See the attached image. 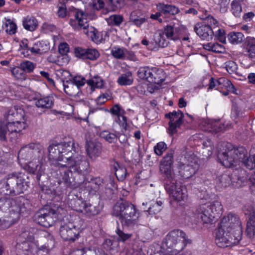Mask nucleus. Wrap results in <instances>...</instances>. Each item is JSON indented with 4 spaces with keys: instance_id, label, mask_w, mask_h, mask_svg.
I'll list each match as a JSON object with an SVG mask.
<instances>
[{
    "instance_id": "f257e3e1",
    "label": "nucleus",
    "mask_w": 255,
    "mask_h": 255,
    "mask_svg": "<svg viewBox=\"0 0 255 255\" xmlns=\"http://www.w3.org/2000/svg\"><path fill=\"white\" fill-rule=\"evenodd\" d=\"M48 157L62 163L58 164V169L53 172V176L59 184L63 183L66 187H73L79 184L73 176V172L82 174L88 167L89 163L83 157L76 156L74 140L53 142L48 147Z\"/></svg>"
},
{
    "instance_id": "f03ea898",
    "label": "nucleus",
    "mask_w": 255,
    "mask_h": 255,
    "mask_svg": "<svg viewBox=\"0 0 255 255\" xmlns=\"http://www.w3.org/2000/svg\"><path fill=\"white\" fill-rule=\"evenodd\" d=\"M66 209L61 205H53L40 210L34 216V220L40 225L49 227L55 222L63 219L59 228L60 237L66 241H75L84 228V221L78 216H66Z\"/></svg>"
},
{
    "instance_id": "7ed1b4c3",
    "label": "nucleus",
    "mask_w": 255,
    "mask_h": 255,
    "mask_svg": "<svg viewBox=\"0 0 255 255\" xmlns=\"http://www.w3.org/2000/svg\"><path fill=\"white\" fill-rule=\"evenodd\" d=\"M242 227L238 217L229 214L221 220L220 227L216 233V243L220 248L239 243L242 237Z\"/></svg>"
},
{
    "instance_id": "20e7f679",
    "label": "nucleus",
    "mask_w": 255,
    "mask_h": 255,
    "mask_svg": "<svg viewBox=\"0 0 255 255\" xmlns=\"http://www.w3.org/2000/svg\"><path fill=\"white\" fill-rule=\"evenodd\" d=\"M29 176L22 172L8 174L5 180L0 182V193L14 196L24 193L29 187Z\"/></svg>"
},
{
    "instance_id": "39448f33",
    "label": "nucleus",
    "mask_w": 255,
    "mask_h": 255,
    "mask_svg": "<svg viewBox=\"0 0 255 255\" xmlns=\"http://www.w3.org/2000/svg\"><path fill=\"white\" fill-rule=\"evenodd\" d=\"M23 113L16 110H10L4 116L3 121H0V139L5 140L7 135L16 134L26 127Z\"/></svg>"
},
{
    "instance_id": "423d86ee",
    "label": "nucleus",
    "mask_w": 255,
    "mask_h": 255,
    "mask_svg": "<svg viewBox=\"0 0 255 255\" xmlns=\"http://www.w3.org/2000/svg\"><path fill=\"white\" fill-rule=\"evenodd\" d=\"M113 214L119 217L123 226L132 227L137 224L138 216L135 206L126 200H119L113 207Z\"/></svg>"
},
{
    "instance_id": "0eeeda50",
    "label": "nucleus",
    "mask_w": 255,
    "mask_h": 255,
    "mask_svg": "<svg viewBox=\"0 0 255 255\" xmlns=\"http://www.w3.org/2000/svg\"><path fill=\"white\" fill-rule=\"evenodd\" d=\"M225 151H220L218 158L221 163L225 167H230L242 162L244 164L247 157V151L243 147H233L230 144H227Z\"/></svg>"
},
{
    "instance_id": "6e6552de",
    "label": "nucleus",
    "mask_w": 255,
    "mask_h": 255,
    "mask_svg": "<svg viewBox=\"0 0 255 255\" xmlns=\"http://www.w3.org/2000/svg\"><path fill=\"white\" fill-rule=\"evenodd\" d=\"M223 205L219 200L200 205L196 210L197 218L203 224H211L214 219L222 214Z\"/></svg>"
},
{
    "instance_id": "1a4fd4ad",
    "label": "nucleus",
    "mask_w": 255,
    "mask_h": 255,
    "mask_svg": "<svg viewBox=\"0 0 255 255\" xmlns=\"http://www.w3.org/2000/svg\"><path fill=\"white\" fill-rule=\"evenodd\" d=\"M34 228L25 227L21 229L16 245L17 248L25 252L26 255H35L39 241L34 237Z\"/></svg>"
},
{
    "instance_id": "9d476101",
    "label": "nucleus",
    "mask_w": 255,
    "mask_h": 255,
    "mask_svg": "<svg viewBox=\"0 0 255 255\" xmlns=\"http://www.w3.org/2000/svg\"><path fill=\"white\" fill-rule=\"evenodd\" d=\"M189 240L186 238L185 233L180 230L170 231L166 236L165 244L171 255H176L182 251L186 247Z\"/></svg>"
},
{
    "instance_id": "9b49d317",
    "label": "nucleus",
    "mask_w": 255,
    "mask_h": 255,
    "mask_svg": "<svg viewBox=\"0 0 255 255\" xmlns=\"http://www.w3.org/2000/svg\"><path fill=\"white\" fill-rule=\"evenodd\" d=\"M73 15L74 19L71 18L69 24L76 31L83 30L84 33H87V29L89 28L87 22V14L82 10L76 9L74 7H69L68 16Z\"/></svg>"
},
{
    "instance_id": "f8f14e48",
    "label": "nucleus",
    "mask_w": 255,
    "mask_h": 255,
    "mask_svg": "<svg viewBox=\"0 0 255 255\" xmlns=\"http://www.w3.org/2000/svg\"><path fill=\"white\" fill-rule=\"evenodd\" d=\"M178 167L180 176L184 179H188L195 174L199 165L194 155H187L185 159L179 163Z\"/></svg>"
},
{
    "instance_id": "ddd939ff",
    "label": "nucleus",
    "mask_w": 255,
    "mask_h": 255,
    "mask_svg": "<svg viewBox=\"0 0 255 255\" xmlns=\"http://www.w3.org/2000/svg\"><path fill=\"white\" fill-rule=\"evenodd\" d=\"M41 152H44V150L39 144L30 143L20 148L18 153V160L20 164H22L27 160H32Z\"/></svg>"
},
{
    "instance_id": "4468645a",
    "label": "nucleus",
    "mask_w": 255,
    "mask_h": 255,
    "mask_svg": "<svg viewBox=\"0 0 255 255\" xmlns=\"http://www.w3.org/2000/svg\"><path fill=\"white\" fill-rule=\"evenodd\" d=\"M37 155L32 160H27L25 163L23 162L21 165L22 168L28 173L36 175V177L38 181L43 173L41 160L44 156V152H41Z\"/></svg>"
},
{
    "instance_id": "2eb2a0df",
    "label": "nucleus",
    "mask_w": 255,
    "mask_h": 255,
    "mask_svg": "<svg viewBox=\"0 0 255 255\" xmlns=\"http://www.w3.org/2000/svg\"><path fill=\"white\" fill-rule=\"evenodd\" d=\"M34 235L36 240L39 241V245L41 248L44 249L46 254H48L49 250L54 246L53 237L49 233L44 230H37L34 229Z\"/></svg>"
},
{
    "instance_id": "dca6fc26",
    "label": "nucleus",
    "mask_w": 255,
    "mask_h": 255,
    "mask_svg": "<svg viewBox=\"0 0 255 255\" xmlns=\"http://www.w3.org/2000/svg\"><path fill=\"white\" fill-rule=\"evenodd\" d=\"M164 186L167 192L175 200L180 201L186 198V189L181 185L175 191H173L172 188H176L174 182V176L171 177V179H164Z\"/></svg>"
},
{
    "instance_id": "f3484780",
    "label": "nucleus",
    "mask_w": 255,
    "mask_h": 255,
    "mask_svg": "<svg viewBox=\"0 0 255 255\" xmlns=\"http://www.w3.org/2000/svg\"><path fill=\"white\" fill-rule=\"evenodd\" d=\"M173 163V151L168 152L163 158L160 165V171L163 174L165 179H171L174 176L172 171V165Z\"/></svg>"
},
{
    "instance_id": "a211bd4d",
    "label": "nucleus",
    "mask_w": 255,
    "mask_h": 255,
    "mask_svg": "<svg viewBox=\"0 0 255 255\" xmlns=\"http://www.w3.org/2000/svg\"><path fill=\"white\" fill-rule=\"evenodd\" d=\"M247 212L249 215V221L247 224L246 234L249 238H253L255 235V207L250 205L245 206Z\"/></svg>"
},
{
    "instance_id": "6ab92c4d",
    "label": "nucleus",
    "mask_w": 255,
    "mask_h": 255,
    "mask_svg": "<svg viewBox=\"0 0 255 255\" xmlns=\"http://www.w3.org/2000/svg\"><path fill=\"white\" fill-rule=\"evenodd\" d=\"M185 31L184 27L175 25H168L163 30L164 34H165L167 39L174 41L182 38Z\"/></svg>"
},
{
    "instance_id": "aec40b11",
    "label": "nucleus",
    "mask_w": 255,
    "mask_h": 255,
    "mask_svg": "<svg viewBox=\"0 0 255 255\" xmlns=\"http://www.w3.org/2000/svg\"><path fill=\"white\" fill-rule=\"evenodd\" d=\"M196 34L202 39L210 40L214 35V31L211 26L202 23H197L194 27Z\"/></svg>"
},
{
    "instance_id": "412c9836",
    "label": "nucleus",
    "mask_w": 255,
    "mask_h": 255,
    "mask_svg": "<svg viewBox=\"0 0 255 255\" xmlns=\"http://www.w3.org/2000/svg\"><path fill=\"white\" fill-rule=\"evenodd\" d=\"M75 54L76 56L79 58L92 60L96 59L99 56L98 50L94 48L84 49L77 47L75 49Z\"/></svg>"
},
{
    "instance_id": "4be33fe9",
    "label": "nucleus",
    "mask_w": 255,
    "mask_h": 255,
    "mask_svg": "<svg viewBox=\"0 0 255 255\" xmlns=\"http://www.w3.org/2000/svg\"><path fill=\"white\" fill-rule=\"evenodd\" d=\"M68 203L73 210L82 212L84 211L85 203L81 197H79L75 191L71 192L68 196Z\"/></svg>"
},
{
    "instance_id": "5701e85b",
    "label": "nucleus",
    "mask_w": 255,
    "mask_h": 255,
    "mask_svg": "<svg viewBox=\"0 0 255 255\" xmlns=\"http://www.w3.org/2000/svg\"><path fill=\"white\" fill-rule=\"evenodd\" d=\"M86 149L87 155L91 159H95L98 157L102 151V144L96 141H87Z\"/></svg>"
},
{
    "instance_id": "b1692460",
    "label": "nucleus",
    "mask_w": 255,
    "mask_h": 255,
    "mask_svg": "<svg viewBox=\"0 0 255 255\" xmlns=\"http://www.w3.org/2000/svg\"><path fill=\"white\" fill-rule=\"evenodd\" d=\"M84 211L89 216H95L100 213L102 207L100 205L99 201H94L85 203Z\"/></svg>"
},
{
    "instance_id": "393cba45",
    "label": "nucleus",
    "mask_w": 255,
    "mask_h": 255,
    "mask_svg": "<svg viewBox=\"0 0 255 255\" xmlns=\"http://www.w3.org/2000/svg\"><path fill=\"white\" fill-rule=\"evenodd\" d=\"M165 73L162 69L152 68V71L148 82L151 83L160 84L165 79Z\"/></svg>"
},
{
    "instance_id": "a878e982",
    "label": "nucleus",
    "mask_w": 255,
    "mask_h": 255,
    "mask_svg": "<svg viewBox=\"0 0 255 255\" xmlns=\"http://www.w3.org/2000/svg\"><path fill=\"white\" fill-rule=\"evenodd\" d=\"M35 105L38 108H40L45 111L52 108L54 105V99L51 96L40 97L36 100Z\"/></svg>"
},
{
    "instance_id": "bb28decb",
    "label": "nucleus",
    "mask_w": 255,
    "mask_h": 255,
    "mask_svg": "<svg viewBox=\"0 0 255 255\" xmlns=\"http://www.w3.org/2000/svg\"><path fill=\"white\" fill-rule=\"evenodd\" d=\"M158 9L164 14L169 13L174 15L179 12V9L176 6L163 2H159L157 4Z\"/></svg>"
},
{
    "instance_id": "cd10ccee",
    "label": "nucleus",
    "mask_w": 255,
    "mask_h": 255,
    "mask_svg": "<svg viewBox=\"0 0 255 255\" xmlns=\"http://www.w3.org/2000/svg\"><path fill=\"white\" fill-rule=\"evenodd\" d=\"M183 114L180 111H174L165 115V117L170 119L169 123H176L178 125H181L183 122Z\"/></svg>"
},
{
    "instance_id": "c85d7f7f",
    "label": "nucleus",
    "mask_w": 255,
    "mask_h": 255,
    "mask_svg": "<svg viewBox=\"0 0 255 255\" xmlns=\"http://www.w3.org/2000/svg\"><path fill=\"white\" fill-rule=\"evenodd\" d=\"M49 49V46L43 41H38L35 43L33 47L29 48V50L33 53L42 54L47 51Z\"/></svg>"
},
{
    "instance_id": "c756f323",
    "label": "nucleus",
    "mask_w": 255,
    "mask_h": 255,
    "mask_svg": "<svg viewBox=\"0 0 255 255\" xmlns=\"http://www.w3.org/2000/svg\"><path fill=\"white\" fill-rule=\"evenodd\" d=\"M24 28L31 31H34L38 26L37 20L32 16H27L23 20Z\"/></svg>"
},
{
    "instance_id": "7c9ffc66",
    "label": "nucleus",
    "mask_w": 255,
    "mask_h": 255,
    "mask_svg": "<svg viewBox=\"0 0 255 255\" xmlns=\"http://www.w3.org/2000/svg\"><path fill=\"white\" fill-rule=\"evenodd\" d=\"M63 85L64 91L67 95L73 96L77 94L78 91L77 87L71 80H67L66 82L63 81Z\"/></svg>"
},
{
    "instance_id": "2f4dec72",
    "label": "nucleus",
    "mask_w": 255,
    "mask_h": 255,
    "mask_svg": "<svg viewBox=\"0 0 255 255\" xmlns=\"http://www.w3.org/2000/svg\"><path fill=\"white\" fill-rule=\"evenodd\" d=\"M162 202L161 201L156 202H149V206L146 210L144 208L145 211L148 212L151 214H156L158 213L162 210Z\"/></svg>"
},
{
    "instance_id": "473e14b6",
    "label": "nucleus",
    "mask_w": 255,
    "mask_h": 255,
    "mask_svg": "<svg viewBox=\"0 0 255 255\" xmlns=\"http://www.w3.org/2000/svg\"><path fill=\"white\" fill-rule=\"evenodd\" d=\"M133 82V78L130 72L122 74L118 79V83L122 86L130 85Z\"/></svg>"
},
{
    "instance_id": "72a5a7b5",
    "label": "nucleus",
    "mask_w": 255,
    "mask_h": 255,
    "mask_svg": "<svg viewBox=\"0 0 255 255\" xmlns=\"http://www.w3.org/2000/svg\"><path fill=\"white\" fill-rule=\"evenodd\" d=\"M87 33H85L87 36L91 37L92 41L96 43H100L102 41V37L100 36V33L92 26H89Z\"/></svg>"
},
{
    "instance_id": "f704fd0d",
    "label": "nucleus",
    "mask_w": 255,
    "mask_h": 255,
    "mask_svg": "<svg viewBox=\"0 0 255 255\" xmlns=\"http://www.w3.org/2000/svg\"><path fill=\"white\" fill-rule=\"evenodd\" d=\"M166 35L164 34V31L156 33L154 36V40L156 45L161 47H165L168 46L169 41L165 38Z\"/></svg>"
},
{
    "instance_id": "c9c22d12",
    "label": "nucleus",
    "mask_w": 255,
    "mask_h": 255,
    "mask_svg": "<svg viewBox=\"0 0 255 255\" xmlns=\"http://www.w3.org/2000/svg\"><path fill=\"white\" fill-rule=\"evenodd\" d=\"M16 201L7 197L0 198V210L2 212L6 211L10 209V205L16 204Z\"/></svg>"
},
{
    "instance_id": "e433bc0d",
    "label": "nucleus",
    "mask_w": 255,
    "mask_h": 255,
    "mask_svg": "<svg viewBox=\"0 0 255 255\" xmlns=\"http://www.w3.org/2000/svg\"><path fill=\"white\" fill-rule=\"evenodd\" d=\"M231 11L236 17H240L242 12V7L238 0H234L231 3Z\"/></svg>"
},
{
    "instance_id": "4c0bfd02",
    "label": "nucleus",
    "mask_w": 255,
    "mask_h": 255,
    "mask_svg": "<svg viewBox=\"0 0 255 255\" xmlns=\"http://www.w3.org/2000/svg\"><path fill=\"white\" fill-rule=\"evenodd\" d=\"M228 38L231 43L237 44L243 41L244 36L241 32H231L228 34Z\"/></svg>"
},
{
    "instance_id": "58836bf2",
    "label": "nucleus",
    "mask_w": 255,
    "mask_h": 255,
    "mask_svg": "<svg viewBox=\"0 0 255 255\" xmlns=\"http://www.w3.org/2000/svg\"><path fill=\"white\" fill-rule=\"evenodd\" d=\"M101 138L104 139L109 143H115L118 140V135L108 131H103L100 134Z\"/></svg>"
},
{
    "instance_id": "ea45409f",
    "label": "nucleus",
    "mask_w": 255,
    "mask_h": 255,
    "mask_svg": "<svg viewBox=\"0 0 255 255\" xmlns=\"http://www.w3.org/2000/svg\"><path fill=\"white\" fill-rule=\"evenodd\" d=\"M115 175L119 180H124L127 175V169L125 167L120 166L118 163L114 164Z\"/></svg>"
},
{
    "instance_id": "a19ab883",
    "label": "nucleus",
    "mask_w": 255,
    "mask_h": 255,
    "mask_svg": "<svg viewBox=\"0 0 255 255\" xmlns=\"http://www.w3.org/2000/svg\"><path fill=\"white\" fill-rule=\"evenodd\" d=\"M225 129L224 125H222L219 122H211L207 124V128L205 130L209 132H218L223 130Z\"/></svg>"
},
{
    "instance_id": "79ce46f5",
    "label": "nucleus",
    "mask_w": 255,
    "mask_h": 255,
    "mask_svg": "<svg viewBox=\"0 0 255 255\" xmlns=\"http://www.w3.org/2000/svg\"><path fill=\"white\" fill-rule=\"evenodd\" d=\"M247 50L251 58H255V38H249L247 40Z\"/></svg>"
},
{
    "instance_id": "37998d69",
    "label": "nucleus",
    "mask_w": 255,
    "mask_h": 255,
    "mask_svg": "<svg viewBox=\"0 0 255 255\" xmlns=\"http://www.w3.org/2000/svg\"><path fill=\"white\" fill-rule=\"evenodd\" d=\"M217 83V89L221 88H226L228 89H234V86L232 82L228 79L223 77L220 78L218 80H216Z\"/></svg>"
},
{
    "instance_id": "c03bdc74",
    "label": "nucleus",
    "mask_w": 255,
    "mask_h": 255,
    "mask_svg": "<svg viewBox=\"0 0 255 255\" xmlns=\"http://www.w3.org/2000/svg\"><path fill=\"white\" fill-rule=\"evenodd\" d=\"M152 71V68L150 69L148 67H140L137 71V75L139 78L148 81V78L151 75Z\"/></svg>"
},
{
    "instance_id": "a18cd8bd",
    "label": "nucleus",
    "mask_w": 255,
    "mask_h": 255,
    "mask_svg": "<svg viewBox=\"0 0 255 255\" xmlns=\"http://www.w3.org/2000/svg\"><path fill=\"white\" fill-rule=\"evenodd\" d=\"M124 20L122 15L114 14L110 16L108 22L110 25L119 26Z\"/></svg>"
},
{
    "instance_id": "49530a36",
    "label": "nucleus",
    "mask_w": 255,
    "mask_h": 255,
    "mask_svg": "<svg viewBox=\"0 0 255 255\" xmlns=\"http://www.w3.org/2000/svg\"><path fill=\"white\" fill-rule=\"evenodd\" d=\"M116 233L118 236L117 240L118 242H125L131 237V234L125 233L119 227L117 228Z\"/></svg>"
},
{
    "instance_id": "de8ad7c7",
    "label": "nucleus",
    "mask_w": 255,
    "mask_h": 255,
    "mask_svg": "<svg viewBox=\"0 0 255 255\" xmlns=\"http://www.w3.org/2000/svg\"><path fill=\"white\" fill-rule=\"evenodd\" d=\"M126 49L125 48L114 47L112 50V54L117 59H124L125 58Z\"/></svg>"
},
{
    "instance_id": "09e8293b",
    "label": "nucleus",
    "mask_w": 255,
    "mask_h": 255,
    "mask_svg": "<svg viewBox=\"0 0 255 255\" xmlns=\"http://www.w3.org/2000/svg\"><path fill=\"white\" fill-rule=\"evenodd\" d=\"M20 67L23 71L30 73L33 70L35 65L32 62L28 60H25L20 63Z\"/></svg>"
},
{
    "instance_id": "8fccbe9b",
    "label": "nucleus",
    "mask_w": 255,
    "mask_h": 255,
    "mask_svg": "<svg viewBox=\"0 0 255 255\" xmlns=\"http://www.w3.org/2000/svg\"><path fill=\"white\" fill-rule=\"evenodd\" d=\"M13 200L16 201V204L10 205V208H11L12 211L17 213H24L26 211V207H21V200L20 198H17Z\"/></svg>"
},
{
    "instance_id": "3c124183",
    "label": "nucleus",
    "mask_w": 255,
    "mask_h": 255,
    "mask_svg": "<svg viewBox=\"0 0 255 255\" xmlns=\"http://www.w3.org/2000/svg\"><path fill=\"white\" fill-rule=\"evenodd\" d=\"M226 68L228 72L230 74H236L237 73V64L233 61H229L226 63Z\"/></svg>"
},
{
    "instance_id": "603ef678",
    "label": "nucleus",
    "mask_w": 255,
    "mask_h": 255,
    "mask_svg": "<svg viewBox=\"0 0 255 255\" xmlns=\"http://www.w3.org/2000/svg\"><path fill=\"white\" fill-rule=\"evenodd\" d=\"M7 22L5 24V31L9 34H14L16 31V24L11 21L9 19Z\"/></svg>"
},
{
    "instance_id": "864d4df0",
    "label": "nucleus",
    "mask_w": 255,
    "mask_h": 255,
    "mask_svg": "<svg viewBox=\"0 0 255 255\" xmlns=\"http://www.w3.org/2000/svg\"><path fill=\"white\" fill-rule=\"evenodd\" d=\"M167 145L165 142L161 141L157 143L154 146L155 153L158 155H161L163 152L166 149Z\"/></svg>"
},
{
    "instance_id": "5fc2aeb1",
    "label": "nucleus",
    "mask_w": 255,
    "mask_h": 255,
    "mask_svg": "<svg viewBox=\"0 0 255 255\" xmlns=\"http://www.w3.org/2000/svg\"><path fill=\"white\" fill-rule=\"evenodd\" d=\"M129 19L130 21H131L134 24L138 26H140L145 21V19L144 18H136L135 11H133L131 13Z\"/></svg>"
},
{
    "instance_id": "6e6d98bb",
    "label": "nucleus",
    "mask_w": 255,
    "mask_h": 255,
    "mask_svg": "<svg viewBox=\"0 0 255 255\" xmlns=\"http://www.w3.org/2000/svg\"><path fill=\"white\" fill-rule=\"evenodd\" d=\"M244 165L250 170L255 168V154L249 158L247 157L245 158Z\"/></svg>"
},
{
    "instance_id": "4d7b16f0",
    "label": "nucleus",
    "mask_w": 255,
    "mask_h": 255,
    "mask_svg": "<svg viewBox=\"0 0 255 255\" xmlns=\"http://www.w3.org/2000/svg\"><path fill=\"white\" fill-rule=\"evenodd\" d=\"M41 29L43 33H47L54 31L56 27L55 25L49 23L48 22H44L43 23Z\"/></svg>"
},
{
    "instance_id": "13d9d810",
    "label": "nucleus",
    "mask_w": 255,
    "mask_h": 255,
    "mask_svg": "<svg viewBox=\"0 0 255 255\" xmlns=\"http://www.w3.org/2000/svg\"><path fill=\"white\" fill-rule=\"evenodd\" d=\"M11 73L17 79H22L24 78L23 71L20 67L13 68L11 70Z\"/></svg>"
},
{
    "instance_id": "bf43d9fd",
    "label": "nucleus",
    "mask_w": 255,
    "mask_h": 255,
    "mask_svg": "<svg viewBox=\"0 0 255 255\" xmlns=\"http://www.w3.org/2000/svg\"><path fill=\"white\" fill-rule=\"evenodd\" d=\"M117 122L119 123L120 127H122L125 130L127 129L128 125L127 123V118L124 116V114L118 117Z\"/></svg>"
},
{
    "instance_id": "052dcab7",
    "label": "nucleus",
    "mask_w": 255,
    "mask_h": 255,
    "mask_svg": "<svg viewBox=\"0 0 255 255\" xmlns=\"http://www.w3.org/2000/svg\"><path fill=\"white\" fill-rule=\"evenodd\" d=\"M102 182L99 178H95L89 182V187H90L93 190L96 191L102 184Z\"/></svg>"
},
{
    "instance_id": "680f3d73",
    "label": "nucleus",
    "mask_w": 255,
    "mask_h": 255,
    "mask_svg": "<svg viewBox=\"0 0 255 255\" xmlns=\"http://www.w3.org/2000/svg\"><path fill=\"white\" fill-rule=\"evenodd\" d=\"M225 34V31L223 29H218L217 31H214V35L217 37L219 40L222 43L226 42Z\"/></svg>"
},
{
    "instance_id": "e2e57ef3",
    "label": "nucleus",
    "mask_w": 255,
    "mask_h": 255,
    "mask_svg": "<svg viewBox=\"0 0 255 255\" xmlns=\"http://www.w3.org/2000/svg\"><path fill=\"white\" fill-rule=\"evenodd\" d=\"M71 81L77 87L78 90H79V87L83 86L85 84V79L80 76H76Z\"/></svg>"
},
{
    "instance_id": "0e129e2a",
    "label": "nucleus",
    "mask_w": 255,
    "mask_h": 255,
    "mask_svg": "<svg viewBox=\"0 0 255 255\" xmlns=\"http://www.w3.org/2000/svg\"><path fill=\"white\" fill-rule=\"evenodd\" d=\"M118 138L120 142L123 144L124 148H127L129 146V144L128 142V136L125 134H120L118 135Z\"/></svg>"
},
{
    "instance_id": "69168bd1",
    "label": "nucleus",
    "mask_w": 255,
    "mask_h": 255,
    "mask_svg": "<svg viewBox=\"0 0 255 255\" xmlns=\"http://www.w3.org/2000/svg\"><path fill=\"white\" fill-rule=\"evenodd\" d=\"M169 128H168V133L172 135L173 134L176 133L177 132V128H179L181 125H178L176 123H169Z\"/></svg>"
},
{
    "instance_id": "338daca9",
    "label": "nucleus",
    "mask_w": 255,
    "mask_h": 255,
    "mask_svg": "<svg viewBox=\"0 0 255 255\" xmlns=\"http://www.w3.org/2000/svg\"><path fill=\"white\" fill-rule=\"evenodd\" d=\"M110 112L114 115L119 117L124 113V111L122 110L119 105H116L111 109Z\"/></svg>"
},
{
    "instance_id": "774afa93",
    "label": "nucleus",
    "mask_w": 255,
    "mask_h": 255,
    "mask_svg": "<svg viewBox=\"0 0 255 255\" xmlns=\"http://www.w3.org/2000/svg\"><path fill=\"white\" fill-rule=\"evenodd\" d=\"M104 6V2L103 0H93L92 7L94 9L100 10Z\"/></svg>"
}]
</instances>
